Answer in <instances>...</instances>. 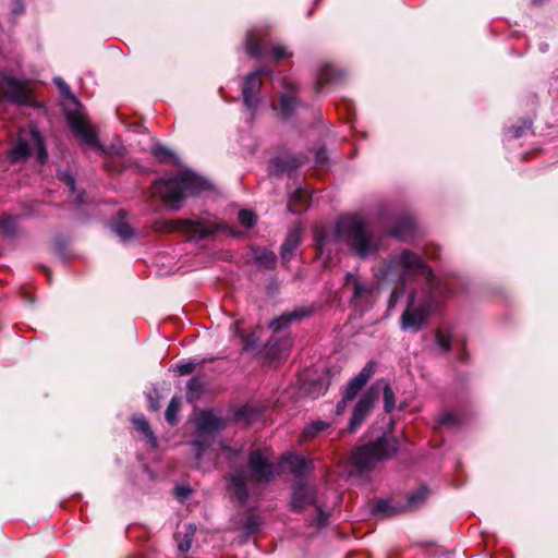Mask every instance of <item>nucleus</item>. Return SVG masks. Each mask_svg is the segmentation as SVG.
I'll list each match as a JSON object with an SVG mask.
<instances>
[{"label": "nucleus", "mask_w": 558, "mask_h": 558, "mask_svg": "<svg viewBox=\"0 0 558 558\" xmlns=\"http://www.w3.org/2000/svg\"><path fill=\"white\" fill-rule=\"evenodd\" d=\"M252 476L257 481H267L277 474L291 473L294 476H302L307 470L308 463L302 457L293 453H286L275 465L269 462L268 457L259 451H254L248 460Z\"/></svg>", "instance_id": "7ed1b4c3"}, {"label": "nucleus", "mask_w": 558, "mask_h": 558, "mask_svg": "<svg viewBox=\"0 0 558 558\" xmlns=\"http://www.w3.org/2000/svg\"><path fill=\"white\" fill-rule=\"evenodd\" d=\"M180 407L181 400L179 398H172L166 411V420L171 425H174L178 422V413L180 411Z\"/></svg>", "instance_id": "4be33fe9"}, {"label": "nucleus", "mask_w": 558, "mask_h": 558, "mask_svg": "<svg viewBox=\"0 0 558 558\" xmlns=\"http://www.w3.org/2000/svg\"><path fill=\"white\" fill-rule=\"evenodd\" d=\"M300 243V235L298 231H291L284 243L281 246V256L283 259H289L293 253V251L296 248V246Z\"/></svg>", "instance_id": "a211bd4d"}, {"label": "nucleus", "mask_w": 558, "mask_h": 558, "mask_svg": "<svg viewBox=\"0 0 558 558\" xmlns=\"http://www.w3.org/2000/svg\"><path fill=\"white\" fill-rule=\"evenodd\" d=\"M153 153L157 158H160V159H166L167 157H170V155H171L170 151L166 147H162V146L154 147Z\"/></svg>", "instance_id": "72a5a7b5"}, {"label": "nucleus", "mask_w": 558, "mask_h": 558, "mask_svg": "<svg viewBox=\"0 0 558 558\" xmlns=\"http://www.w3.org/2000/svg\"><path fill=\"white\" fill-rule=\"evenodd\" d=\"M290 210H291V211H293V213H296V211H299L298 209H295V208H292V207H290Z\"/></svg>", "instance_id": "37998d69"}, {"label": "nucleus", "mask_w": 558, "mask_h": 558, "mask_svg": "<svg viewBox=\"0 0 558 558\" xmlns=\"http://www.w3.org/2000/svg\"><path fill=\"white\" fill-rule=\"evenodd\" d=\"M156 229L161 232H182L189 235L190 239H204L216 232L214 226L207 225L203 221H192L186 219L169 220L156 226Z\"/></svg>", "instance_id": "9d476101"}, {"label": "nucleus", "mask_w": 558, "mask_h": 558, "mask_svg": "<svg viewBox=\"0 0 558 558\" xmlns=\"http://www.w3.org/2000/svg\"><path fill=\"white\" fill-rule=\"evenodd\" d=\"M374 373V364L372 362L367 363L357 376L352 378L345 389L342 401L337 404V413L342 414L345 410V403L349 400L355 398L357 392L363 388V386L367 383L371 376Z\"/></svg>", "instance_id": "4468645a"}, {"label": "nucleus", "mask_w": 558, "mask_h": 558, "mask_svg": "<svg viewBox=\"0 0 558 558\" xmlns=\"http://www.w3.org/2000/svg\"><path fill=\"white\" fill-rule=\"evenodd\" d=\"M191 492L192 490H185V489L175 490V497L178 500L183 501L184 499H186L190 496Z\"/></svg>", "instance_id": "4c0bfd02"}, {"label": "nucleus", "mask_w": 558, "mask_h": 558, "mask_svg": "<svg viewBox=\"0 0 558 558\" xmlns=\"http://www.w3.org/2000/svg\"><path fill=\"white\" fill-rule=\"evenodd\" d=\"M31 90L25 82H19L12 77L3 76L0 81V109L7 100L14 102H27Z\"/></svg>", "instance_id": "9b49d317"}, {"label": "nucleus", "mask_w": 558, "mask_h": 558, "mask_svg": "<svg viewBox=\"0 0 558 558\" xmlns=\"http://www.w3.org/2000/svg\"><path fill=\"white\" fill-rule=\"evenodd\" d=\"M345 286L352 287L355 300L364 299L373 293L374 287L367 282H362L353 275L347 276Z\"/></svg>", "instance_id": "f3484780"}, {"label": "nucleus", "mask_w": 558, "mask_h": 558, "mask_svg": "<svg viewBox=\"0 0 558 558\" xmlns=\"http://www.w3.org/2000/svg\"><path fill=\"white\" fill-rule=\"evenodd\" d=\"M54 83L59 87L62 95L68 99L65 105V114L73 133L85 145L95 149L100 148L98 138L89 126L86 114L83 112L81 105L72 95L70 87L60 77H56Z\"/></svg>", "instance_id": "20e7f679"}, {"label": "nucleus", "mask_w": 558, "mask_h": 558, "mask_svg": "<svg viewBox=\"0 0 558 558\" xmlns=\"http://www.w3.org/2000/svg\"><path fill=\"white\" fill-rule=\"evenodd\" d=\"M403 294V289H396L389 299L388 306L389 308L395 307L399 298Z\"/></svg>", "instance_id": "f704fd0d"}, {"label": "nucleus", "mask_w": 558, "mask_h": 558, "mask_svg": "<svg viewBox=\"0 0 558 558\" xmlns=\"http://www.w3.org/2000/svg\"><path fill=\"white\" fill-rule=\"evenodd\" d=\"M33 155L36 156L38 163H45L47 153L44 147L43 140L38 131L32 126L20 133L17 144L10 151V158L12 161L17 162Z\"/></svg>", "instance_id": "6e6552de"}, {"label": "nucleus", "mask_w": 558, "mask_h": 558, "mask_svg": "<svg viewBox=\"0 0 558 558\" xmlns=\"http://www.w3.org/2000/svg\"><path fill=\"white\" fill-rule=\"evenodd\" d=\"M64 180H65V183L68 184V186L73 190L74 189V179L68 174H64Z\"/></svg>", "instance_id": "ea45409f"}, {"label": "nucleus", "mask_w": 558, "mask_h": 558, "mask_svg": "<svg viewBox=\"0 0 558 558\" xmlns=\"http://www.w3.org/2000/svg\"><path fill=\"white\" fill-rule=\"evenodd\" d=\"M265 72L263 70H257L250 75L246 76L243 87H242V95H243V102L246 108L254 109L257 105V94L262 87V80L260 76Z\"/></svg>", "instance_id": "2eb2a0df"}, {"label": "nucleus", "mask_w": 558, "mask_h": 558, "mask_svg": "<svg viewBox=\"0 0 558 558\" xmlns=\"http://www.w3.org/2000/svg\"><path fill=\"white\" fill-rule=\"evenodd\" d=\"M395 392L388 384L384 385V403L385 411L391 412L395 409Z\"/></svg>", "instance_id": "a878e982"}, {"label": "nucleus", "mask_w": 558, "mask_h": 558, "mask_svg": "<svg viewBox=\"0 0 558 558\" xmlns=\"http://www.w3.org/2000/svg\"><path fill=\"white\" fill-rule=\"evenodd\" d=\"M317 245H318L320 252L323 253L327 248V246H328V241L326 239H324V238L323 239H318L317 240Z\"/></svg>", "instance_id": "58836bf2"}, {"label": "nucleus", "mask_w": 558, "mask_h": 558, "mask_svg": "<svg viewBox=\"0 0 558 558\" xmlns=\"http://www.w3.org/2000/svg\"><path fill=\"white\" fill-rule=\"evenodd\" d=\"M202 454H203V451L199 447L196 448V457L197 459H201L202 458Z\"/></svg>", "instance_id": "a19ab883"}, {"label": "nucleus", "mask_w": 558, "mask_h": 558, "mask_svg": "<svg viewBox=\"0 0 558 558\" xmlns=\"http://www.w3.org/2000/svg\"><path fill=\"white\" fill-rule=\"evenodd\" d=\"M399 449L395 438H384L357 448L352 456V463L360 470H369L378 462L392 457Z\"/></svg>", "instance_id": "39448f33"}, {"label": "nucleus", "mask_w": 558, "mask_h": 558, "mask_svg": "<svg viewBox=\"0 0 558 558\" xmlns=\"http://www.w3.org/2000/svg\"><path fill=\"white\" fill-rule=\"evenodd\" d=\"M271 56L276 60L287 59L292 56V53L287 49V47L282 45H276L271 49Z\"/></svg>", "instance_id": "7c9ffc66"}, {"label": "nucleus", "mask_w": 558, "mask_h": 558, "mask_svg": "<svg viewBox=\"0 0 558 558\" xmlns=\"http://www.w3.org/2000/svg\"><path fill=\"white\" fill-rule=\"evenodd\" d=\"M240 223L245 228H251L256 222V216L251 210H240L238 215Z\"/></svg>", "instance_id": "bb28decb"}, {"label": "nucleus", "mask_w": 558, "mask_h": 558, "mask_svg": "<svg viewBox=\"0 0 558 558\" xmlns=\"http://www.w3.org/2000/svg\"><path fill=\"white\" fill-rule=\"evenodd\" d=\"M247 493L248 490L244 489L235 490V494L232 496V499L239 501L240 504H243L247 497Z\"/></svg>", "instance_id": "e433bc0d"}, {"label": "nucleus", "mask_w": 558, "mask_h": 558, "mask_svg": "<svg viewBox=\"0 0 558 558\" xmlns=\"http://www.w3.org/2000/svg\"><path fill=\"white\" fill-rule=\"evenodd\" d=\"M194 367H195V365L193 363H182V364L175 365V371L179 375L183 376V375H189L190 373H192Z\"/></svg>", "instance_id": "473e14b6"}, {"label": "nucleus", "mask_w": 558, "mask_h": 558, "mask_svg": "<svg viewBox=\"0 0 558 558\" xmlns=\"http://www.w3.org/2000/svg\"><path fill=\"white\" fill-rule=\"evenodd\" d=\"M428 490H416L411 495L402 496L395 495L388 499H378L372 512L376 515L389 517L401 513L403 511L412 510L421 505L427 497Z\"/></svg>", "instance_id": "1a4fd4ad"}, {"label": "nucleus", "mask_w": 558, "mask_h": 558, "mask_svg": "<svg viewBox=\"0 0 558 558\" xmlns=\"http://www.w3.org/2000/svg\"><path fill=\"white\" fill-rule=\"evenodd\" d=\"M432 302L430 293L411 292L407 308L401 315V328L411 331L422 329L429 315Z\"/></svg>", "instance_id": "423d86ee"}, {"label": "nucleus", "mask_w": 558, "mask_h": 558, "mask_svg": "<svg viewBox=\"0 0 558 558\" xmlns=\"http://www.w3.org/2000/svg\"><path fill=\"white\" fill-rule=\"evenodd\" d=\"M16 228V219L12 216L0 218V230L5 234H12Z\"/></svg>", "instance_id": "393cba45"}, {"label": "nucleus", "mask_w": 558, "mask_h": 558, "mask_svg": "<svg viewBox=\"0 0 558 558\" xmlns=\"http://www.w3.org/2000/svg\"><path fill=\"white\" fill-rule=\"evenodd\" d=\"M210 187L205 179L190 170H183L177 178L160 180L153 185V193L173 209H179L184 198L197 195Z\"/></svg>", "instance_id": "f257e3e1"}, {"label": "nucleus", "mask_w": 558, "mask_h": 558, "mask_svg": "<svg viewBox=\"0 0 558 558\" xmlns=\"http://www.w3.org/2000/svg\"><path fill=\"white\" fill-rule=\"evenodd\" d=\"M246 52L253 58H257V57L262 56V48L259 47L258 43H255L253 33L247 34Z\"/></svg>", "instance_id": "b1692460"}, {"label": "nucleus", "mask_w": 558, "mask_h": 558, "mask_svg": "<svg viewBox=\"0 0 558 558\" xmlns=\"http://www.w3.org/2000/svg\"><path fill=\"white\" fill-rule=\"evenodd\" d=\"M317 490H294L291 497L292 508L296 511H303L308 508H314L317 512V525L322 526L327 521V514L323 511L322 507L317 505Z\"/></svg>", "instance_id": "ddd939ff"}, {"label": "nucleus", "mask_w": 558, "mask_h": 558, "mask_svg": "<svg viewBox=\"0 0 558 558\" xmlns=\"http://www.w3.org/2000/svg\"><path fill=\"white\" fill-rule=\"evenodd\" d=\"M379 396V384L372 386L359 400L357 404L353 410L352 417L349 424V430L355 432L362 424V422L369 414L375 405V402Z\"/></svg>", "instance_id": "f8f14e48"}, {"label": "nucleus", "mask_w": 558, "mask_h": 558, "mask_svg": "<svg viewBox=\"0 0 558 558\" xmlns=\"http://www.w3.org/2000/svg\"><path fill=\"white\" fill-rule=\"evenodd\" d=\"M436 340H437L438 345L444 351H448L450 349V337L448 335H445L442 332H438L436 335Z\"/></svg>", "instance_id": "2f4dec72"}, {"label": "nucleus", "mask_w": 558, "mask_h": 558, "mask_svg": "<svg viewBox=\"0 0 558 558\" xmlns=\"http://www.w3.org/2000/svg\"><path fill=\"white\" fill-rule=\"evenodd\" d=\"M222 427V421L211 412H203L197 420V430L209 434Z\"/></svg>", "instance_id": "dca6fc26"}, {"label": "nucleus", "mask_w": 558, "mask_h": 558, "mask_svg": "<svg viewBox=\"0 0 558 558\" xmlns=\"http://www.w3.org/2000/svg\"><path fill=\"white\" fill-rule=\"evenodd\" d=\"M439 423L442 425L451 426L456 423V417L452 413H446L440 416Z\"/></svg>", "instance_id": "c9c22d12"}, {"label": "nucleus", "mask_w": 558, "mask_h": 558, "mask_svg": "<svg viewBox=\"0 0 558 558\" xmlns=\"http://www.w3.org/2000/svg\"><path fill=\"white\" fill-rule=\"evenodd\" d=\"M295 105V99L288 95H282L280 99V109L283 116H289L293 110Z\"/></svg>", "instance_id": "c85d7f7f"}, {"label": "nucleus", "mask_w": 558, "mask_h": 558, "mask_svg": "<svg viewBox=\"0 0 558 558\" xmlns=\"http://www.w3.org/2000/svg\"><path fill=\"white\" fill-rule=\"evenodd\" d=\"M236 485H238V487H236V488H244V486H245V484H244V483H242V482H241V483H239V484H236Z\"/></svg>", "instance_id": "79ce46f5"}, {"label": "nucleus", "mask_w": 558, "mask_h": 558, "mask_svg": "<svg viewBox=\"0 0 558 558\" xmlns=\"http://www.w3.org/2000/svg\"><path fill=\"white\" fill-rule=\"evenodd\" d=\"M114 232L121 240H128L134 235L133 230L126 223L117 225L114 227Z\"/></svg>", "instance_id": "c756f323"}, {"label": "nucleus", "mask_w": 558, "mask_h": 558, "mask_svg": "<svg viewBox=\"0 0 558 558\" xmlns=\"http://www.w3.org/2000/svg\"><path fill=\"white\" fill-rule=\"evenodd\" d=\"M422 275L426 279L433 276L432 269L428 268L414 253L404 251L400 255L395 256L387 266L386 277H399L404 281L412 275Z\"/></svg>", "instance_id": "0eeeda50"}, {"label": "nucleus", "mask_w": 558, "mask_h": 558, "mask_svg": "<svg viewBox=\"0 0 558 558\" xmlns=\"http://www.w3.org/2000/svg\"><path fill=\"white\" fill-rule=\"evenodd\" d=\"M133 424L135 428L142 433H144L147 437L154 440L153 433L150 430L148 422L143 416H136L133 418Z\"/></svg>", "instance_id": "cd10ccee"}, {"label": "nucleus", "mask_w": 558, "mask_h": 558, "mask_svg": "<svg viewBox=\"0 0 558 558\" xmlns=\"http://www.w3.org/2000/svg\"><path fill=\"white\" fill-rule=\"evenodd\" d=\"M257 264L265 268H271L276 264V255L270 251H263L255 256Z\"/></svg>", "instance_id": "5701e85b"}, {"label": "nucleus", "mask_w": 558, "mask_h": 558, "mask_svg": "<svg viewBox=\"0 0 558 558\" xmlns=\"http://www.w3.org/2000/svg\"><path fill=\"white\" fill-rule=\"evenodd\" d=\"M299 317H300V315L298 312L284 314V315L280 316L279 318L270 322L269 327L272 328L275 331H279L282 328L287 327L293 319H296Z\"/></svg>", "instance_id": "412c9836"}, {"label": "nucleus", "mask_w": 558, "mask_h": 558, "mask_svg": "<svg viewBox=\"0 0 558 558\" xmlns=\"http://www.w3.org/2000/svg\"><path fill=\"white\" fill-rule=\"evenodd\" d=\"M335 239L348 244L361 258L374 255L379 247L378 239L366 230L364 221L357 217L340 219Z\"/></svg>", "instance_id": "f03ea898"}, {"label": "nucleus", "mask_w": 558, "mask_h": 558, "mask_svg": "<svg viewBox=\"0 0 558 558\" xmlns=\"http://www.w3.org/2000/svg\"><path fill=\"white\" fill-rule=\"evenodd\" d=\"M195 531L196 527L192 524L185 526L183 539H178V547L180 551L186 553L191 548Z\"/></svg>", "instance_id": "aec40b11"}, {"label": "nucleus", "mask_w": 558, "mask_h": 558, "mask_svg": "<svg viewBox=\"0 0 558 558\" xmlns=\"http://www.w3.org/2000/svg\"><path fill=\"white\" fill-rule=\"evenodd\" d=\"M328 426H329V424L324 421L312 422L304 428V430L302 433V438L305 440L312 439V438L316 437L320 432L326 429Z\"/></svg>", "instance_id": "6ab92c4d"}]
</instances>
